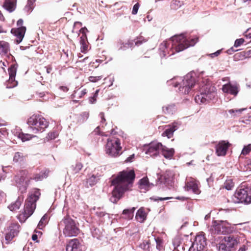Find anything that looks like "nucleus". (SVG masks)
<instances>
[{
	"mask_svg": "<svg viewBox=\"0 0 251 251\" xmlns=\"http://www.w3.org/2000/svg\"><path fill=\"white\" fill-rule=\"evenodd\" d=\"M57 136V133L55 132H50L48 134V137L50 139H54Z\"/></svg>",
	"mask_w": 251,
	"mask_h": 251,
	"instance_id": "4d7b16f0",
	"label": "nucleus"
},
{
	"mask_svg": "<svg viewBox=\"0 0 251 251\" xmlns=\"http://www.w3.org/2000/svg\"><path fill=\"white\" fill-rule=\"evenodd\" d=\"M135 157V155L134 154L130 155L129 157H128L126 160V162H131L133 161L134 158Z\"/></svg>",
	"mask_w": 251,
	"mask_h": 251,
	"instance_id": "052dcab7",
	"label": "nucleus"
},
{
	"mask_svg": "<svg viewBox=\"0 0 251 251\" xmlns=\"http://www.w3.org/2000/svg\"><path fill=\"white\" fill-rule=\"evenodd\" d=\"M229 144L226 141H221L216 145V153L219 156H225L229 147Z\"/></svg>",
	"mask_w": 251,
	"mask_h": 251,
	"instance_id": "aec40b11",
	"label": "nucleus"
},
{
	"mask_svg": "<svg viewBox=\"0 0 251 251\" xmlns=\"http://www.w3.org/2000/svg\"><path fill=\"white\" fill-rule=\"evenodd\" d=\"M194 75V73H190L183 78L175 77L168 81L167 83L168 85H173L175 87H178V90L180 93L188 94L192 90V88L197 85Z\"/></svg>",
	"mask_w": 251,
	"mask_h": 251,
	"instance_id": "7ed1b4c3",
	"label": "nucleus"
},
{
	"mask_svg": "<svg viewBox=\"0 0 251 251\" xmlns=\"http://www.w3.org/2000/svg\"><path fill=\"white\" fill-rule=\"evenodd\" d=\"M100 116L101 118V122L103 123L105 122V119L104 118V115L103 112H100Z\"/></svg>",
	"mask_w": 251,
	"mask_h": 251,
	"instance_id": "0e129e2a",
	"label": "nucleus"
},
{
	"mask_svg": "<svg viewBox=\"0 0 251 251\" xmlns=\"http://www.w3.org/2000/svg\"><path fill=\"white\" fill-rule=\"evenodd\" d=\"M225 188L227 190H231L234 187V183L231 180H226L224 184Z\"/></svg>",
	"mask_w": 251,
	"mask_h": 251,
	"instance_id": "79ce46f5",
	"label": "nucleus"
},
{
	"mask_svg": "<svg viewBox=\"0 0 251 251\" xmlns=\"http://www.w3.org/2000/svg\"><path fill=\"white\" fill-rule=\"evenodd\" d=\"M66 251H85V247L77 238L70 240L67 244Z\"/></svg>",
	"mask_w": 251,
	"mask_h": 251,
	"instance_id": "4468645a",
	"label": "nucleus"
},
{
	"mask_svg": "<svg viewBox=\"0 0 251 251\" xmlns=\"http://www.w3.org/2000/svg\"><path fill=\"white\" fill-rule=\"evenodd\" d=\"M27 174V171L21 170L14 177V180L16 182V186L21 193L26 192V189L29 185L30 180L26 178V176Z\"/></svg>",
	"mask_w": 251,
	"mask_h": 251,
	"instance_id": "f8f14e48",
	"label": "nucleus"
},
{
	"mask_svg": "<svg viewBox=\"0 0 251 251\" xmlns=\"http://www.w3.org/2000/svg\"><path fill=\"white\" fill-rule=\"evenodd\" d=\"M238 50H235L234 49L233 47L230 48L229 49L226 50V53L229 54H231L233 52L237 51Z\"/></svg>",
	"mask_w": 251,
	"mask_h": 251,
	"instance_id": "680f3d73",
	"label": "nucleus"
},
{
	"mask_svg": "<svg viewBox=\"0 0 251 251\" xmlns=\"http://www.w3.org/2000/svg\"><path fill=\"white\" fill-rule=\"evenodd\" d=\"M154 240L156 243V248L158 250H160L161 244L162 243L161 240L158 238H154Z\"/></svg>",
	"mask_w": 251,
	"mask_h": 251,
	"instance_id": "5fc2aeb1",
	"label": "nucleus"
},
{
	"mask_svg": "<svg viewBox=\"0 0 251 251\" xmlns=\"http://www.w3.org/2000/svg\"><path fill=\"white\" fill-rule=\"evenodd\" d=\"M185 189L187 191H192L196 194L200 193L196 180L192 177L186 178Z\"/></svg>",
	"mask_w": 251,
	"mask_h": 251,
	"instance_id": "6ab92c4d",
	"label": "nucleus"
},
{
	"mask_svg": "<svg viewBox=\"0 0 251 251\" xmlns=\"http://www.w3.org/2000/svg\"><path fill=\"white\" fill-rule=\"evenodd\" d=\"M87 91L85 89L81 90L80 92H79L78 90H77L75 92L74 95L75 97H77L78 98H81L87 93Z\"/></svg>",
	"mask_w": 251,
	"mask_h": 251,
	"instance_id": "c03bdc74",
	"label": "nucleus"
},
{
	"mask_svg": "<svg viewBox=\"0 0 251 251\" xmlns=\"http://www.w3.org/2000/svg\"><path fill=\"white\" fill-rule=\"evenodd\" d=\"M221 51H222V50H219L216 51V52H215L214 53L210 54L209 55L211 57L214 58L215 56H218L221 53Z\"/></svg>",
	"mask_w": 251,
	"mask_h": 251,
	"instance_id": "bf43d9fd",
	"label": "nucleus"
},
{
	"mask_svg": "<svg viewBox=\"0 0 251 251\" xmlns=\"http://www.w3.org/2000/svg\"><path fill=\"white\" fill-rule=\"evenodd\" d=\"M176 110L174 104H168L162 107V111L166 114H173Z\"/></svg>",
	"mask_w": 251,
	"mask_h": 251,
	"instance_id": "c85d7f7f",
	"label": "nucleus"
},
{
	"mask_svg": "<svg viewBox=\"0 0 251 251\" xmlns=\"http://www.w3.org/2000/svg\"><path fill=\"white\" fill-rule=\"evenodd\" d=\"M160 151L165 158L169 159L173 156L175 152L173 149H168L163 145Z\"/></svg>",
	"mask_w": 251,
	"mask_h": 251,
	"instance_id": "bb28decb",
	"label": "nucleus"
},
{
	"mask_svg": "<svg viewBox=\"0 0 251 251\" xmlns=\"http://www.w3.org/2000/svg\"><path fill=\"white\" fill-rule=\"evenodd\" d=\"M176 126L175 125H173L166 129L162 133V135L163 136H167L168 138H171L173 136L174 132L176 130Z\"/></svg>",
	"mask_w": 251,
	"mask_h": 251,
	"instance_id": "7c9ffc66",
	"label": "nucleus"
},
{
	"mask_svg": "<svg viewBox=\"0 0 251 251\" xmlns=\"http://www.w3.org/2000/svg\"><path fill=\"white\" fill-rule=\"evenodd\" d=\"M122 149L120 139H108L105 146V153L111 157H117L121 154Z\"/></svg>",
	"mask_w": 251,
	"mask_h": 251,
	"instance_id": "9b49d317",
	"label": "nucleus"
},
{
	"mask_svg": "<svg viewBox=\"0 0 251 251\" xmlns=\"http://www.w3.org/2000/svg\"><path fill=\"white\" fill-rule=\"evenodd\" d=\"M80 49L82 52H85L88 48L87 38L86 35H82L80 38Z\"/></svg>",
	"mask_w": 251,
	"mask_h": 251,
	"instance_id": "c756f323",
	"label": "nucleus"
},
{
	"mask_svg": "<svg viewBox=\"0 0 251 251\" xmlns=\"http://www.w3.org/2000/svg\"><path fill=\"white\" fill-rule=\"evenodd\" d=\"M135 207L125 209L123 211L122 214L125 216V219L127 220H131L134 216V212L135 210Z\"/></svg>",
	"mask_w": 251,
	"mask_h": 251,
	"instance_id": "cd10ccee",
	"label": "nucleus"
},
{
	"mask_svg": "<svg viewBox=\"0 0 251 251\" xmlns=\"http://www.w3.org/2000/svg\"><path fill=\"white\" fill-rule=\"evenodd\" d=\"M83 165L80 162H77L75 165H72L71 169L75 174H76L79 172L82 169Z\"/></svg>",
	"mask_w": 251,
	"mask_h": 251,
	"instance_id": "4c0bfd02",
	"label": "nucleus"
},
{
	"mask_svg": "<svg viewBox=\"0 0 251 251\" xmlns=\"http://www.w3.org/2000/svg\"><path fill=\"white\" fill-rule=\"evenodd\" d=\"M251 151V144L245 146L241 151V155H246Z\"/></svg>",
	"mask_w": 251,
	"mask_h": 251,
	"instance_id": "a19ab883",
	"label": "nucleus"
},
{
	"mask_svg": "<svg viewBox=\"0 0 251 251\" xmlns=\"http://www.w3.org/2000/svg\"><path fill=\"white\" fill-rule=\"evenodd\" d=\"M15 135L17 136L19 138L21 139L23 142L28 141L32 139V137H35V136L30 134H25L23 132H16Z\"/></svg>",
	"mask_w": 251,
	"mask_h": 251,
	"instance_id": "473e14b6",
	"label": "nucleus"
},
{
	"mask_svg": "<svg viewBox=\"0 0 251 251\" xmlns=\"http://www.w3.org/2000/svg\"><path fill=\"white\" fill-rule=\"evenodd\" d=\"M98 176H96L94 175H93L91 176L89 178L87 179L86 183L87 185V187L88 186H92L94 185L98 181L99 178Z\"/></svg>",
	"mask_w": 251,
	"mask_h": 251,
	"instance_id": "c9c22d12",
	"label": "nucleus"
},
{
	"mask_svg": "<svg viewBox=\"0 0 251 251\" xmlns=\"http://www.w3.org/2000/svg\"><path fill=\"white\" fill-rule=\"evenodd\" d=\"M95 213L98 217H103L105 214L103 211H101L100 208L99 207L97 208V211H95Z\"/></svg>",
	"mask_w": 251,
	"mask_h": 251,
	"instance_id": "603ef678",
	"label": "nucleus"
},
{
	"mask_svg": "<svg viewBox=\"0 0 251 251\" xmlns=\"http://www.w3.org/2000/svg\"><path fill=\"white\" fill-rule=\"evenodd\" d=\"M79 31L82 33V35H86V32H88V30H87V28L86 27H82L81 28L80 30H79Z\"/></svg>",
	"mask_w": 251,
	"mask_h": 251,
	"instance_id": "e2e57ef3",
	"label": "nucleus"
},
{
	"mask_svg": "<svg viewBox=\"0 0 251 251\" xmlns=\"http://www.w3.org/2000/svg\"><path fill=\"white\" fill-rule=\"evenodd\" d=\"M59 229H63V233L65 236H76L79 232V229L75 222L69 216H66L58 225Z\"/></svg>",
	"mask_w": 251,
	"mask_h": 251,
	"instance_id": "0eeeda50",
	"label": "nucleus"
},
{
	"mask_svg": "<svg viewBox=\"0 0 251 251\" xmlns=\"http://www.w3.org/2000/svg\"><path fill=\"white\" fill-rule=\"evenodd\" d=\"M241 234L238 231H234L231 233H227L222 240L225 243L220 242L217 245L219 251H230L240 242Z\"/></svg>",
	"mask_w": 251,
	"mask_h": 251,
	"instance_id": "39448f33",
	"label": "nucleus"
},
{
	"mask_svg": "<svg viewBox=\"0 0 251 251\" xmlns=\"http://www.w3.org/2000/svg\"><path fill=\"white\" fill-rule=\"evenodd\" d=\"M140 7V4L138 3L135 4L133 7L132 14L133 15H136Z\"/></svg>",
	"mask_w": 251,
	"mask_h": 251,
	"instance_id": "3c124183",
	"label": "nucleus"
},
{
	"mask_svg": "<svg viewBox=\"0 0 251 251\" xmlns=\"http://www.w3.org/2000/svg\"><path fill=\"white\" fill-rule=\"evenodd\" d=\"M48 221V216L46 215L43 216L40 221H39V223L38 224V227L40 229H41V226H43L47 223Z\"/></svg>",
	"mask_w": 251,
	"mask_h": 251,
	"instance_id": "37998d69",
	"label": "nucleus"
},
{
	"mask_svg": "<svg viewBox=\"0 0 251 251\" xmlns=\"http://www.w3.org/2000/svg\"><path fill=\"white\" fill-rule=\"evenodd\" d=\"M147 41V40L145 39L144 37L141 36L136 39H135L133 41H128L127 42L124 43L122 41H120L118 43L119 47V50H125L126 49L132 48L133 47L134 42L135 45L139 46L141 45L143 43H145Z\"/></svg>",
	"mask_w": 251,
	"mask_h": 251,
	"instance_id": "2eb2a0df",
	"label": "nucleus"
},
{
	"mask_svg": "<svg viewBox=\"0 0 251 251\" xmlns=\"http://www.w3.org/2000/svg\"><path fill=\"white\" fill-rule=\"evenodd\" d=\"M216 90V88L209 83L201 85L199 89L200 94L195 96L196 102L198 104L209 102L215 99Z\"/></svg>",
	"mask_w": 251,
	"mask_h": 251,
	"instance_id": "20e7f679",
	"label": "nucleus"
},
{
	"mask_svg": "<svg viewBox=\"0 0 251 251\" xmlns=\"http://www.w3.org/2000/svg\"><path fill=\"white\" fill-rule=\"evenodd\" d=\"M229 225L226 221H214L211 227L212 233L223 235L231 233L234 230V227Z\"/></svg>",
	"mask_w": 251,
	"mask_h": 251,
	"instance_id": "9d476101",
	"label": "nucleus"
},
{
	"mask_svg": "<svg viewBox=\"0 0 251 251\" xmlns=\"http://www.w3.org/2000/svg\"><path fill=\"white\" fill-rule=\"evenodd\" d=\"M8 51V44L6 43H2L0 41V54L6 53Z\"/></svg>",
	"mask_w": 251,
	"mask_h": 251,
	"instance_id": "58836bf2",
	"label": "nucleus"
},
{
	"mask_svg": "<svg viewBox=\"0 0 251 251\" xmlns=\"http://www.w3.org/2000/svg\"><path fill=\"white\" fill-rule=\"evenodd\" d=\"M246 251V248L245 245H243L242 247H241L238 251Z\"/></svg>",
	"mask_w": 251,
	"mask_h": 251,
	"instance_id": "338daca9",
	"label": "nucleus"
},
{
	"mask_svg": "<svg viewBox=\"0 0 251 251\" xmlns=\"http://www.w3.org/2000/svg\"><path fill=\"white\" fill-rule=\"evenodd\" d=\"M245 42V40L243 38H240L236 39L234 42V46L236 48L240 47Z\"/></svg>",
	"mask_w": 251,
	"mask_h": 251,
	"instance_id": "de8ad7c7",
	"label": "nucleus"
},
{
	"mask_svg": "<svg viewBox=\"0 0 251 251\" xmlns=\"http://www.w3.org/2000/svg\"><path fill=\"white\" fill-rule=\"evenodd\" d=\"M99 90H97L96 91V92H95L93 96L92 97H90L89 99V102L90 103H94L96 102V98L98 95V93H99Z\"/></svg>",
	"mask_w": 251,
	"mask_h": 251,
	"instance_id": "a18cd8bd",
	"label": "nucleus"
},
{
	"mask_svg": "<svg viewBox=\"0 0 251 251\" xmlns=\"http://www.w3.org/2000/svg\"><path fill=\"white\" fill-rule=\"evenodd\" d=\"M171 199H172V197L162 198V197L153 196V197H152L150 198V199L151 200H152V201H154L168 200H170Z\"/></svg>",
	"mask_w": 251,
	"mask_h": 251,
	"instance_id": "49530a36",
	"label": "nucleus"
},
{
	"mask_svg": "<svg viewBox=\"0 0 251 251\" xmlns=\"http://www.w3.org/2000/svg\"><path fill=\"white\" fill-rule=\"evenodd\" d=\"M148 183V180L146 178H143L140 180V184L141 185H147Z\"/></svg>",
	"mask_w": 251,
	"mask_h": 251,
	"instance_id": "13d9d810",
	"label": "nucleus"
},
{
	"mask_svg": "<svg viewBox=\"0 0 251 251\" xmlns=\"http://www.w3.org/2000/svg\"><path fill=\"white\" fill-rule=\"evenodd\" d=\"M198 40L197 37L190 39L185 33L175 35L168 41L160 44L159 48L160 57H166L167 53L171 56L175 53V51L179 52L190 46H193L198 42Z\"/></svg>",
	"mask_w": 251,
	"mask_h": 251,
	"instance_id": "f257e3e1",
	"label": "nucleus"
},
{
	"mask_svg": "<svg viewBox=\"0 0 251 251\" xmlns=\"http://www.w3.org/2000/svg\"><path fill=\"white\" fill-rule=\"evenodd\" d=\"M150 240H145L140 245V248L144 251H150Z\"/></svg>",
	"mask_w": 251,
	"mask_h": 251,
	"instance_id": "e433bc0d",
	"label": "nucleus"
},
{
	"mask_svg": "<svg viewBox=\"0 0 251 251\" xmlns=\"http://www.w3.org/2000/svg\"><path fill=\"white\" fill-rule=\"evenodd\" d=\"M231 201L235 203H251V186L242 185L238 188L231 197Z\"/></svg>",
	"mask_w": 251,
	"mask_h": 251,
	"instance_id": "6e6552de",
	"label": "nucleus"
},
{
	"mask_svg": "<svg viewBox=\"0 0 251 251\" xmlns=\"http://www.w3.org/2000/svg\"><path fill=\"white\" fill-rule=\"evenodd\" d=\"M24 201V197L21 195L18 197L16 201L8 206V208L12 211L19 209Z\"/></svg>",
	"mask_w": 251,
	"mask_h": 251,
	"instance_id": "393cba45",
	"label": "nucleus"
},
{
	"mask_svg": "<svg viewBox=\"0 0 251 251\" xmlns=\"http://www.w3.org/2000/svg\"><path fill=\"white\" fill-rule=\"evenodd\" d=\"M26 31L25 26H21L17 28H13L11 30V33L15 35L17 39L15 41L17 44H20L23 40Z\"/></svg>",
	"mask_w": 251,
	"mask_h": 251,
	"instance_id": "4be33fe9",
	"label": "nucleus"
},
{
	"mask_svg": "<svg viewBox=\"0 0 251 251\" xmlns=\"http://www.w3.org/2000/svg\"><path fill=\"white\" fill-rule=\"evenodd\" d=\"M135 178L134 171H123L119 173L118 176L111 181L114 186L112 191V196L110 201L116 203L123 196L124 193L132 186Z\"/></svg>",
	"mask_w": 251,
	"mask_h": 251,
	"instance_id": "f03ea898",
	"label": "nucleus"
},
{
	"mask_svg": "<svg viewBox=\"0 0 251 251\" xmlns=\"http://www.w3.org/2000/svg\"><path fill=\"white\" fill-rule=\"evenodd\" d=\"M161 148H162L161 143L152 142L148 145V149L145 152L147 154H149L151 156L155 157L159 154Z\"/></svg>",
	"mask_w": 251,
	"mask_h": 251,
	"instance_id": "a211bd4d",
	"label": "nucleus"
},
{
	"mask_svg": "<svg viewBox=\"0 0 251 251\" xmlns=\"http://www.w3.org/2000/svg\"><path fill=\"white\" fill-rule=\"evenodd\" d=\"M23 24V20L22 19H20L18 20L17 23V25L19 27L23 26L22 25Z\"/></svg>",
	"mask_w": 251,
	"mask_h": 251,
	"instance_id": "69168bd1",
	"label": "nucleus"
},
{
	"mask_svg": "<svg viewBox=\"0 0 251 251\" xmlns=\"http://www.w3.org/2000/svg\"><path fill=\"white\" fill-rule=\"evenodd\" d=\"M207 246L206 239L204 236L200 234L197 235L192 243L189 251H202L205 250Z\"/></svg>",
	"mask_w": 251,
	"mask_h": 251,
	"instance_id": "ddd939ff",
	"label": "nucleus"
},
{
	"mask_svg": "<svg viewBox=\"0 0 251 251\" xmlns=\"http://www.w3.org/2000/svg\"><path fill=\"white\" fill-rule=\"evenodd\" d=\"M182 4V2L177 0H173L172 2L171 6L172 8L176 9L180 7Z\"/></svg>",
	"mask_w": 251,
	"mask_h": 251,
	"instance_id": "ea45409f",
	"label": "nucleus"
},
{
	"mask_svg": "<svg viewBox=\"0 0 251 251\" xmlns=\"http://www.w3.org/2000/svg\"><path fill=\"white\" fill-rule=\"evenodd\" d=\"M239 85L236 83L232 84L229 82L223 85L222 90L224 93L236 96L239 92Z\"/></svg>",
	"mask_w": 251,
	"mask_h": 251,
	"instance_id": "412c9836",
	"label": "nucleus"
},
{
	"mask_svg": "<svg viewBox=\"0 0 251 251\" xmlns=\"http://www.w3.org/2000/svg\"><path fill=\"white\" fill-rule=\"evenodd\" d=\"M49 122L42 115L33 114L27 121L29 130L34 133L43 132L49 126Z\"/></svg>",
	"mask_w": 251,
	"mask_h": 251,
	"instance_id": "423d86ee",
	"label": "nucleus"
},
{
	"mask_svg": "<svg viewBox=\"0 0 251 251\" xmlns=\"http://www.w3.org/2000/svg\"><path fill=\"white\" fill-rule=\"evenodd\" d=\"M246 109H247L245 108L241 109H232L228 110L227 111L231 115V117L234 118L240 116L242 113Z\"/></svg>",
	"mask_w": 251,
	"mask_h": 251,
	"instance_id": "2f4dec72",
	"label": "nucleus"
},
{
	"mask_svg": "<svg viewBox=\"0 0 251 251\" xmlns=\"http://www.w3.org/2000/svg\"><path fill=\"white\" fill-rule=\"evenodd\" d=\"M147 213L144 207L140 208L137 211L135 218L137 221L141 223H144L146 220Z\"/></svg>",
	"mask_w": 251,
	"mask_h": 251,
	"instance_id": "b1692460",
	"label": "nucleus"
},
{
	"mask_svg": "<svg viewBox=\"0 0 251 251\" xmlns=\"http://www.w3.org/2000/svg\"><path fill=\"white\" fill-rule=\"evenodd\" d=\"M18 224H12L7 229L5 236L6 243L8 244L16 236H17L20 228Z\"/></svg>",
	"mask_w": 251,
	"mask_h": 251,
	"instance_id": "dca6fc26",
	"label": "nucleus"
},
{
	"mask_svg": "<svg viewBox=\"0 0 251 251\" xmlns=\"http://www.w3.org/2000/svg\"><path fill=\"white\" fill-rule=\"evenodd\" d=\"M183 249V247H181L180 245H178L176 248H175L174 250L173 251H179V249Z\"/></svg>",
	"mask_w": 251,
	"mask_h": 251,
	"instance_id": "774afa93",
	"label": "nucleus"
},
{
	"mask_svg": "<svg viewBox=\"0 0 251 251\" xmlns=\"http://www.w3.org/2000/svg\"><path fill=\"white\" fill-rule=\"evenodd\" d=\"M102 78L101 76H90L89 77L88 79L90 81L92 82H96Z\"/></svg>",
	"mask_w": 251,
	"mask_h": 251,
	"instance_id": "09e8293b",
	"label": "nucleus"
},
{
	"mask_svg": "<svg viewBox=\"0 0 251 251\" xmlns=\"http://www.w3.org/2000/svg\"><path fill=\"white\" fill-rule=\"evenodd\" d=\"M94 133H95V134H98L99 135L106 136V135L104 134V133H103L102 132H101V131H100V127L99 126H98L96 128V129L94 131Z\"/></svg>",
	"mask_w": 251,
	"mask_h": 251,
	"instance_id": "6e6d98bb",
	"label": "nucleus"
},
{
	"mask_svg": "<svg viewBox=\"0 0 251 251\" xmlns=\"http://www.w3.org/2000/svg\"><path fill=\"white\" fill-rule=\"evenodd\" d=\"M89 113L88 112H83L80 114V116L81 117L80 120H82V122L86 120L89 117Z\"/></svg>",
	"mask_w": 251,
	"mask_h": 251,
	"instance_id": "8fccbe9b",
	"label": "nucleus"
},
{
	"mask_svg": "<svg viewBox=\"0 0 251 251\" xmlns=\"http://www.w3.org/2000/svg\"><path fill=\"white\" fill-rule=\"evenodd\" d=\"M27 155L22 152L17 151L13 154V161L20 166H23L26 162Z\"/></svg>",
	"mask_w": 251,
	"mask_h": 251,
	"instance_id": "5701e85b",
	"label": "nucleus"
},
{
	"mask_svg": "<svg viewBox=\"0 0 251 251\" xmlns=\"http://www.w3.org/2000/svg\"><path fill=\"white\" fill-rule=\"evenodd\" d=\"M92 234L94 237H95L97 239H99L100 236V232L99 231V229H94V230L92 231Z\"/></svg>",
	"mask_w": 251,
	"mask_h": 251,
	"instance_id": "864d4df0",
	"label": "nucleus"
},
{
	"mask_svg": "<svg viewBox=\"0 0 251 251\" xmlns=\"http://www.w3.org/2000/svg\"><path fill=\"white\" fill-rule=\"evenodd\" d=\"M48 172L45 171L44 172H41L40 174H35L33 177L36 181H41L44 178H46L48 176Z\"/></svg>",
	"mask_w": 251,
	"mask_h": 251,
	"instance_id": "f704fd0d",
	"label": "nucleus"
},
{
	"mask_svg": "<svg viewBox=\"0 0 251 251\" xmlns=\"http://www.w3.org/2000/svg\"><path fill=\"white\" fill-rule=\"evenodd\" d=\"M35 0H28L26 5L24 8L25 12L27 14L30 13L34 8V3Z\"/></svg>",
	"mask_w": 251,
	"mask_h": 251,
	"instance_id": "72a5a7b5",
	"label": "nucleus"
},
{
	"mask_svg": "<svg viewBox=\"0 0 251 251\" xmlns=\"http://www.w3.org/2000/svg\"><path fill=\"white\" fill-rule=\"evenodd\" d=\"M40 196L39 189H35L33 192L29 193L28 196L25 201L23 214L26 219L30 217L34 212L36 208V202Z\"/></svg>",
	"mask_w": 251,
	"mask_h": 251,
	"instance_id": "1a4fd4ad",
	"label": "nucleus"
},
{
	"mask_svg": "<svg viewBox=\"0 0 251 251\" xmlns=\"http://www.w3.org/2000/svg\"><path fill=\"white\" fill-rule=\"evenodd\" d=\"M15 0H4L3 7L9 12L14 11L16 7Z\"/></svg>",
	"mask_w": 251,
	"mask_h": 251,
	"instance_id": "a878e982",
	"label": "nucleus"
},
{
	"mask_svg": "<svg viewBox=\"0 0 251 251\" xmlns=\"http://www.w3.org/2000/svg\"><path fill=\"white\" fill-rule=\"evenodd\" d=\"M17 69V65H12L8 69V73L9 75V78L6 84V88H12L16 86L18 84V82L15 80V76L16 75Z\"/></svg>",
	"mask_w": 251,
	"mask_h": 251,
	"instance_id": "f3484780",
	"label": "nucleus"
}]
</instances>
